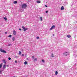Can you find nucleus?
<instances>
[{
    "mask_svg": "<svg viewBox=\"0 0 77 77\" xmlns=\"http://www.w3.org/2000/svg\"><path fill=\"white\" fill-rule=\"evenodd\" d=\"M37 3H41V1L39 0H38L36 1Z\"/></svg>",
    "mask_w": 77,
    "mask_h": 77,
    "instance_id": "11",
    "label": "nucleus"
},
{
    "mask_svg": "<svg viewBox=\"0 0 77 77\" xmlns=\"http://www.w3.org/2000/svg\"><path fill=\"white\" fill-rule=\"evenodd\" d=\"M5 34H7V32H5Z\"/></svg>",
    "mask_w": 77,
    "mask_h": 77,
    "instance_id": "30",
    "label": "nucleus"
},
{
    "mask_svg": "<svg viewBox=\"0 0 77 77\" xmlns=\"http://www.w3.org/2000/svg\"><path fill=\"white\" fill-rule=\"evenodd\" d=\"M57 74H58V72L56 71H55V75H57Z\"/></svg>",
    "mask_w": 77,
    "mask_h": 77,
    "instance_id": "14",
    "label": "nucleus"
},
{
    "mask_svg": "<svg viewBox=\"0 0 77 77\" xmlns=\"http://www.w3.org/2000/svg\"><path fill=\"white\" fill-rule=\"evenodd\" d=\"M32 58L33 59H34V58H35V56H32Z\"/></svg>",
    "mask_w": 77,
    "mask_h": 77,
    "instance_id": "24",
    "label": "nucleus"
},
{
    "mask_svg": "<svg viewBox=\"0 0 77 77\" xmlns=\"http://www.w3.org/2000/svg\"><path fill=\"white\" fill-rule=\"evenodd\" d=\"M27 7V5L26 4H23L22 5V8L23 9H25Z\"/></svg>",
    "mask_w": 77,
    "mask_h": 77,
    "instance_id": "1",
    "label": "nucleus"
},
{
    "mask_svg": "<svg viewBox=\"0 0 77 77\" xmlns=\"http://www.w3.org/2000/svg\"><path fill=\"white\" fill-rule=\"evenodd\" d=\"M15 62L16 63H17V61L15 60Z\"/></svg>",
    "mask_w": 77,
    "mask_h": 77,
    "instance_id": "28",
    "label": "nucleus"
},
{
    "mask_svg": "<svg viewBox=\"0 0 77 77\" xmlns=\"http://www.w3.org/2000/svg\"><path fill=\"white\" fill-rule=\"evenodd\" d=\"M3 61L5 63H6V60H3Z\"/></svg>",
    "mask_w": 77,
    "mask_h": 77,
    "instance_id": "15",
    "label": "nucleus"
},
{
    "mask_svg": "<svg viewBox=\"0 0 77 77\" xmlns=\"http://www.w3.org/2000/svg\"><path fill=\"white\" fill-rule=\"evenodd\" d=\"M53 36H54V34H53Z\"/></svg>",
    "mask_w": 77,
    "mask_h": 77,
    "instance_id": "34",
    "label": "nucleus"
},
{
    "mask_svg": "<svg viewBox=\"0 0 77 77\" xmlns=\"http://www.w3.org/2000/svg\"><path fill=\"white\" fill-rule=\"evenodd\" d=\"M3 66V63H1L0 64V68H2V66Z\"/></svg>",
    "mask_w": 77,
    "mask_h": 77,
    "instance_id": "13",
    "label": "nucleus"
},
{
    "mask_svg": "<svg viewBox=\"0 0 77 77\" xmlns=\"http://www.w3.org/2000/svg\"><path fill=\"white\" fill-rule=\"evenodd\" d=\"M7 66V67H8V66H9V65H7L6 66Z\"/></svg>",
    "mask_w": 77,
    "mask_h": 77,
    "instance_id": "32",
    "label": "nucleus"
},
{
    "mask_svg": "<svg viewBox=\"0 0 77 77\" xmlns=\"http://www.w3.org/2000/svg\"><path fill=\"white\" fill-rule=\"evenodd\" d=\"M69 52H66L63 54H64L65 56H67V55H68L69 54Z\"/></svg>",
    "mask_w": 77,
    "mask_h": 77,
    "instance_id": "5",
    "label": "nucleus"
},
{
    "mask_svg": "<svg viewBox=\"0 0 77 77\" xmlns=\"http://www.w3.org/2000/svg\"><path fill=\"white\" fill-rule=\"evenodd\" d=\"M24 63L25 64V65H27V62L25 61L24 62Z\"/></svg>",
    "mask_w": 77,
    "mask_h": 77,
    "instance_id": "16",
    "label": "nucleus"
},
{
    "mask_svg": "<svg viewBox=\"0 0 77 77\" xmlns=\"http://www.w3.org/2000/svg\"><path fill=\"white\" fill-rule=\"evenodd\" d=\"M3 69H5L6 68V64H5L3 66Z\"/></svg>",
    "mask_w": 77,
    "mask_h": 77,
    "instance_id": "10",
    "label": "nucleus"
},
{
    "mask_svg": "<svg viewBox=\"0 0 77 77\" xmlns=\"http://www.w3.org/2000/svg\"><path fill=\"white\" fill-rule=\"evenodd\" d=\"M34 59V61L35 60L36 61H37V58H35V59Z\"/></svg>",
    "mask_w": 77,
    "mask_h": 77,
    "instance_id": "17",
    "label": "nucleus"
},
{
    "mask_svg": "<svg viewBox=\"0 0 77 77\" xmlns=\"http://www.w3.org/2000/svg\"><path fill=\"white\" fill-rule=\"evenodd\" d=\"M42 62H43V63L45 62V61L44 60H42Z\"/></svg>",
    "mask_w": 77,
    "mask_h": 77,
    "instance_id": "23",
    "label": "nucleus"
},
{
    "mask_svg": "<svg viewBox=\"0 0 77 77\" xmlns=\"http://www.w3.org/2000/svg\"><path fill=\"white\" fill-rule=\"evenodd\" d=\"M17 2H17V1H15L13 2V3H14V4H17Z\"/></svg>",
    "mask_w": 77,
    "mask_h": 77,
    "instance_id": "7",
    "label": "nucleus"
},
{
    "mask_svg": "<svg viewBox=\"0 0 77 77\" xmlns=\"http://www.w3.org/2000/svg\"><path fill=\"white\" fill-rule=\"evenodd\" d=\"M15 77V76H12V77Z\"/></svg>",
    "mask_w": 77,
    "mask_h": 77,
    "instance_id": "35",
    "label": "nucleus"
},
{
    "mask_svg": "<svg viewBox=\"0 0 77 77\" xmlns=\"http://www.w3.org/2000/svg\"><path fill=\"white\" fill-rule=\"evenodd\" d=\"M0 51H1V52H2V53H6V51L3 50L2 48H0Z\"/></svg>",
    "mask_w": 77,
    "mask_h": 77,
    "instance_id": "2",
    "label": "nucleus"
},
{
    "mask_svg": "<svg viewBox=\"0 0 77 77\" xmlns=\"http://www.w3.org/2000/svg\"><path fill=\"white\" fill-rule=\"evenodd\" d=\"M1 72V71L0 70V73Z\"/></svg>",
    "mask_w": 77,
    "mask_h": 77,
    "instance_id": "36",
    "label": "nucleus"
},
{
    "mask_svg": "<svg viewBox=\"0 0 77 77\" xmlns=\"http://www.w3.org/2000/svg\"><path fill=\"white\" fill-rule=\"evenodd\" d=\"M19 30H21V29H20Z\"/></svg>",
    "mask_w": 77,
    "mask_h": 77,
    "instance_id": "33",
    "label": "nucleus"
},
{
    "mask_svg": "<svg viewBox=\"0 0 77 77\" xmlns=\"http://www.w3.org/2000/svg\"><path fill=\"white\" fill-rule=\"evenodd\" d=\"M48 11H46V13H48Z\"/></svg>",
    "mask_w": 77,
    "mask_h": 77,
    "instance_id": "27",
    "label": "nucleus"
},
{
    "mask_svg": "<svg viewBox=\"0 0 77 77\" xmlns=\"http://www.w3.org/2000/svg\"><path fill=\"white\" fill-rule=\"evenodd\" d=\"M67 38H71V35H67Z\"/></svg>",
    "mask_w": 77,
    "mask_h": 77,
    "instance_id": "8",
    "label": "nucleus"
},
{
    "mask_svg": "<svg viewBox=\"0 0 77 77\" xmlns=\"http://www.w3.org/2000/svg\"><path fill=\"white\" fill-rule=\"evenodd\" d=\"M39 37H37L36 38L37 39H39Z\"/></svg>",
    "mask_w": 77,
    "mask_h": 77,
    "instance_id": "25",
    "label": "nucleus"
},
{
    "mask_svg": "<svg viewBox=\"0 0 77 77\" xmlns=\"http://www.w3.org/2000/svg\"><path fill=\"white\" fill-rule=\"evenodd\" d=\"M54 54H51V56L52 57H54Z\"/></svg>",
    "mask_w": 77,
    "mask_h": 77,
    "instance_id": "12",
    "label": "nucleus"
},
{
    "mask_svg": "<svg viewBox=\"0 0 77 77\" xmlns=\"http://www.w3.org/2000/svg\"><path fill=\"white\" fill-rule=\"evenodd\" d=\"M8 37L9 38H11L12 37V35H10Z\"/></svg>",
    "mask_w": 77,
    "mask_h": 77,
    "instance_id": "20",
    "label": "nucleus"
},
{
    "mask_svg": "<svg viewBox=\"0 0 77 77\" xmlns=\"http://www.w3.org/2000/svg\"><path fill=\"white\" fill-rule=\"evenodd\" d=\"M40 19L41 21H42V17H40Z\"/></svg>",
    "mask_w": 77,
    "mask_h": 77,
    "instance_id": "22",
    "label": "nucleus"
},
{
    "mask_svg": "<svg viewBox=\"0 0 77 77\" xmlns=\"http://www.w3.org/2000/svg\"><path fill=\"white\" fill-rule=\"evenodd\" d=\"M45 7H46V8H47V6L45 5Z\"/></svg>",
    "mask_w": 77,
    "mask_h": 77,
    "instance_id": "29",
    "label": "nucleus"
},
{
    "mask_svg": "<svg viewBox=\"0 0 77 77\" xmlns=\"http://www.w3.org/2000/svg\"><path fill=\"white\" fill-rule=\"evenodd\" d=\"M11 57L8 58V60H11Z\"/></svg>",
    "mask_w": 77,
    "mask_h": 77,
    "instance_id": "26",
    "label": "nucleus"
},
{
    "mask_svg": "<svg viewBox=\"0 0 77 77\" xmlns=\"http://www.w3.org/2000/svg\"><path fill=\"white\" fill-rule=\"evenodd\" d=\"M54 28H55V26L54 25H53L51 28H50V30H52V29H54Z\"/></svg>",
    "mask_w": 77,
    "mask_h": 77,
    "instance_id": "4",
    "label": "nucleus"
},
{
    "mask_svg": "<svg viewBox=\"0 0 77 77\" xmlns=\"http://www.w3.org/2000/svg\"><path fill=\"white\" fill-rule=\"evenodd\" d=\"M5 21H7V18L6 17H3Z\"/></svg>",
    "mask_w": 77,
    "mask_h": 77,
    "instance_id": "18",
    "label": "nucleus"
},
{
    "mask_svg": "<svg viewBox=\"0 0 77 77\" xmlns=\"http://www.w3.org/2000/svg\"><path fill=\"white\" fill-rule=\"evenodd\" d=\"M13 41H15V37H13L12 39Z\"/></svg>",
    "mask_w": 77,
    "mask_h": 77,
    "instance_id": "19",
    "label": "nucleus"
},
{
    "mask_svg": "<svg viewBox=\"0 0 77 77\" xmlns=\"http://www.w3.org/2000/svg\"><path fill=\"white\" fill-rule=\"evenodd\" d=\"M16 32L15 30L13 31V35H16Z\"/></svg>",
    "mask_w": 77,
    "mask_h": 77,
    "instance_id": "6",
    "label": "nucleus"
},
{
    "mask_svg": "<svg viewBox=\"0 0 77 77\" xmlns=\"http://www.w3.org/2000/svg\"><path fill=\"white\" fill-rule=\"evenodd\" d=\"M22 56H24V54H22Z\"/></svg>",
    "mask_w": 77,
    "mask_h": 77,
    "instance_id": "31",
    "label": "nucleus"
},
{
    "mask_svg": "<svg viewBox=\"0 0 77 77\" xmlns=\"http://www.w3.org/2000/svg\"><path fill=\"white\" fill-rule=\"evenodd\" d=\"M63 9H64V8L63 7V6H62L61 8V11H62V10H63Z\"/></svg>",
    "mask_w": 77,
    "mask_h": 77,
    "instance_id": "9",
    "label": "nucleus"
},
{
    "mask_svg": "<svg viewBox=\"0 0 77 77\" xmlns=\"http://www.w3.org/2000/svg\"><path fill=\"white\" fill-rule=\"evenodd\" d=\"M22 29H23L24 32H25V31H26V30H28V28H25V27L24 26H22Z\"/></svg>",
    "mask_w": 77,
    "mask_h": 77,
    "instance_id": "3",
    "label": "nucleus"
},
{
    "mask_svg": "<svg viewBox=\"0 0 77 77\" xmlns=\"http://www.w3.org/2000/svg\"><path fill=\"white\" fill-rule=\"evenodd\" d=\"M21 51H19V54L20 55V54H21Z\"/></svg>",
    "mask_w": 77,
    "mask_h": 77,
    "instance_id": "21",
    "label": "nucleus"
}]
</instances>
